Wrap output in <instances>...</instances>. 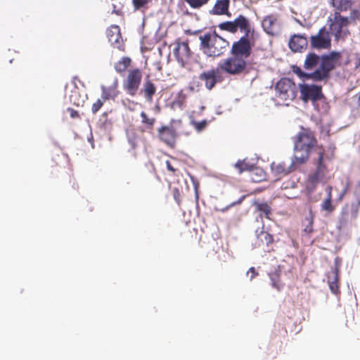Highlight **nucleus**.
I'll use <instances>...</instances> for the list:
<instances>
[{"label": "nucleus", "mask_w": 360, "mask_h": 360, "mask_svg": "<svg viewBox=\"0 0 360 360\" xmlns=\"http://www.w3.org/2000/svg\"><path fill=\"white\" fill-rule=\"evenodd\" d=\"M218 27L220 30L232 34L236 33L238 30L244 32L243 36L240 37L238 40L233 42L230 53L247 61V59L252 54V47L255 44L252 38L254 30L251 32V25L249 19L245 15H239L232 21H225L219 23Z\"/></svg>", "instance_id": "obj_1"}, {"label": "nucleus", "mask_w": 360, "mask_h": 360, "mask_svg": "<svg viewBox=\"0 0 360 360\" xmlns=\"http://www.w3.org/2000/svg\"><path fill=\"white\" fill-rule=\"evenodd\" d=\"M316 156L312 159L313 171L308 175L305 188L309 193H313L319 184H326L329 179V162L331 158L323 146L316 147Z\"/></svg>", "instance_id": "obj_2"}, {"label": "nucleus", "mask_w": 360, "mask_h": 360, "mask_svg": "<svg viewBox=\"0 0 360 360\" xmlns=\"http://www.w3.org/2000/svg\"><path fill=\"white\" fill-rule=\"evenodd\" d=\"M316 143L314 132L309 128L302 127L295 141L292 165L305 163L309 158L311 149Z\"/></svg>", "instance_id": "obj_3"}, {"label": "nucleus", "mask_w": 360, "mask_h": 360, "mask_svg": "<svg viewBox=\"0 0 360 360\" xmlns=\"http://www.w3.org/2000/svg\"><path fill=\"white\" fill-rule=\"evenodd\" d=\"M200 49L207 57L217 58L224 55L230 43L216 32H206L199 36Z\"/></svg>", "instance_id": "obj_4"}, {"label": "nucleus", "mask_w": 360, "mask_h": 360, "mask_svg": "<svg viewBox=\"0 0 360 360\" xmlns=\"http://www.w3.org/2000/svg\"><path fill=\"white\" fill-rule=\"evenodd\" d=\"M341 58V53L332 51L321 57L319 68L311 72L309 75L314 82L328 81L330 77V72L333 70Z\"/></svg>", "instance_id": "obj_5"}, {"label": "nucleus", "mask_w": 360, "mask_h": 360, "mask_svg": "<svg viewBox=\"0 0 360 360\" xmlns=\"http://www.w3.org/2000/svg\"><path fill=\"white\" fill-rule=\"evenodd\" d=\"M340 12L337 10L334 13L333 17H329L328 19L330 34H332L337 41L345 40L349 34V31L347 28L349 25L347 17L341 15Z\"/></svg>", "instance_id": "obj_6"}, {"label": "nucleus", "mask_w": 360, "mask_h": 360, "mask_svg": "<svg viewBox=\"0 0 360 360\" xmlns=\"http://www.w3.org/2000/svg\"><path fill=\"white\" fill-rule=\"evenodd\" d=\"M247 65V61L244 59L234 55H231V56L222 60L217 66L220 69L221 72L236 76L243 73L246 70Z\"/></svg>", "instance_id": "obj_7"}, {"label": "nucleus", "mask_w": 360, "mask_h": 360, "mask_svg": "<svg viewBox=\"0 0 360 360\" xmlns=\"http://www.w3.org/2000/svg\"><path fill=\"white\" fill-rule=\"evenodd\" d=\"M356 200L346 204L342 209L339 219V228H345L352 224L357 218L360 207V189L354 192Z\"/></svg>", "instance_id": "obj_8"}, {"label": "nucleus", "mask_w": 360, "mask_h": 360, "mask_svg": "<svg viewBox=\"0 0 360 360\" xmlns=\"http://www.w3.org/2000/svg\"><path fill=\"white\" fill-rule=\"evenodd\" d=\"M276 96L283 101H292L297 95V86L290 79L283 77L275 86Z\"/></svg>", "instance_id": "obj_9"}, {"label": "nucleus", "mask_w": 360, "mask_h": 360, "mask_svg": "<svg viewBox=\"0 0 360 360\" xmlns=\"http://www.w3.org/2000/svg\"><path fill=\"white\" fill-rule=\"evenodd\" d=\"M143 79V72L138 68L128 70L126 77L123 79L122 86L127 94L131 96L136 95Z\"/></svg>", "instance_id": "obj_10"}, {"label": "nucleus", "mask_w": 360, "mask_h": 360, "mask_svg": "<svg viewBox=\"0 0 360 360\" xmlns=\"http://www.w3.org/2000/svg\"><path fill=\"white\" fill-rule=\"evenodd\" d=\"M299 89L300 98L302 101H311L313 103L318 102L319 99L323 98L321 86L309 84H300Z\"/></svg>", "instance_id": "obj_11"}, {"label": "nucleus", "mask_w": 360, "mask_h": 360, "mask_svg": "<svg viewBox=\"0 0 360 360\" xmlns=\"http://www.w3.org/2000/svg\"><path fill=\"white\" fill-rule=\"evenodd\" d=\"M310 44L311 48L318 50L330 48V34L326 27H321L316 34L310 37Z\"/></svg>", "instance_id": "obj_12"}, {"label": "nucleus", "mask_w": 360, "mask_h": 360, "mask_svg": "<svg viewBox=\"0 0 360 360\" xmlns=\"http://www.w3.org/2000/svg\"><path fill=\"white\" fill-rule=\"evenodd\" d=\"M199 79L204 82L205 87L209 90L212 89L217 83L221 82L223 80L221 72L218 66L216 68L202 72L199 75Z\"/></svg>", "instance_id": "obj_13"}, {"label": "nucleus", "mask_w": 360, "mask_h": 360, "mask_svg": "<svg viewBox=\"0 0 360 360\" xmlns=\"http://www.w3.org/2000/svg\"><path fill=\"white\" fill-rule=\"evenodd\" d=\"M108 41L114 49L124 51V42L118 25H112L108 27L106 32Z\"/></svg>", "instance_id": "obj_14"}, {"label": "nucleus", "mask_w": 360, "mask_h": 360, "mask_svg": "<svg viewBox=\"0 0 360 360\" xmlns=\"http://www.w3.org/2000/svg\"><path fill=\"white\" fill-rule=\"evenodd\" d=\"M174 54L177 61L184 67L188 62L191 56V51L188 41H178L176 46L174 49Z\"/></svg>", "instance_id": "obj_15"}, {"label": "nucleus", "mask_w": 360, "mask_h": 360, "mask_svg": "<svg viewBox=\"0 0 360 360\" xmlns=\"http://www.w3.org/2000/svg\"><path fill=\"white\" fill-rule=\"evenodd\" d=\"M158 136L161 141L171 148L176 144L177 133L173 127L162 126L158 129Z\"/></svg>", "instance_id": "obj_16"}, {"label": "nucleus", "mask_w": 360, "mask_h": 360, "mask_svg": "<svg viewBox=\"0 0 360 360\" xmlns=\"http://www.w3.org/2000/svg\"><path fill=\"white\" fill-rule=\"evenodd\" d=\"M308 40L305 34H293L288 42L290 50L293 52H302L307 48Z\"/></svg>", "instance_id": "obj_17"}, {"label": "nucleus", "mask_w": 360, "mask_h": 360, "mask_svg": "<svg viewBox=\"0 0 360 360\" xmlns=\"http://www.w3.org/2000/svg\"><path fill=\"white\" fill-rule=\"evenodd\" d=\"M157 87L155 84L150 79V76L148 75L145 79L141 93L143 94V97L147 102L152 103L153 96L155 95Z\"/></svg>", "instance_id": "obj_18"}, {"label": "nucleus", "mask_w": 360, "mask_h": 360, "mask_svg": "<svg viewBox=\"0 0 360 360\" xmlns=\"http://www.w3.org/2000/svg\"><path fill=\"white\" fill-rule=\"evenodd\" d=\"M328 283L329 285V288L335 295L340 294L339 289V268L335 266L333 268L331 271L328 273Z\"/></svg>", "instance_id": "obj_19"}, {"label": "nucleus", "mask_w": 360, "mask_h": 360, "mask_svg": "<svg viewBox=\"0 0 360 360\" xmlns=\"http://www.w3.org/2000/svg\"><path fill=\"white\" fill-rule=\"evenodd\" d=\"M314 215L312 214L311 211H310L309 214L302 221V229L301 230V236L302 238L309 239L314 232Z\"/></svg>", "instance_id": "obj_20"}, {"label": "nucleus", "mask_w": 360, "mask_h": 360, "mask_svg": "<svg viewBox=\"0 0 360 360\" xmlns=\"http://www.w3.org/2000/svg\"><path fill=\"white\" fill-rule=\"evenodd\" d=\"M72 83L75 86V90L72 91V94L70 95V101L74 105L79 106L84 102V100L81 98V96L79 94L78 84L82 87H85V85H84V82H82L77 76H75L72 78Z\"/></svg>", "instance_id": "obj_21"}, {"label": "nucleus", "mask_w": 360, "mask_h": 360, "mask_svg": "<svg viewBox=\"0 0 360 360\" xmlns=\"http://www.w3.org/2000/svg\"><path fill=\"white\" fill-rule=\"evenodd\" d=\"M295 165H292V162L288 166L283 162H274L271 164V169L272 172L278 176H285L294 170L295 169Z\"/></svg>", "instance_id": "obj_22"}, {"label": "nucleus", "mask_w": 360, "mask_h": 360, "mask_svg": "<svg viewBox=\"0 0 360 360\" xmlns=\"http://www.w3.org/2000/svg\"><path fill=\"white\" fill-rule=\"evenodd\" d=\"M257 233V243L258 246L266 245L269 248L274 243V236L272 234L264 230V227L259 231H256Z\"/></svg>", "instance_id": "obj_23"}, {"label": "nucleus", "mask_w": 360, "mask_h": 360, "mask_svg": "<svg viewBox=\"0 0 360 360\" xmlns=\"http://www.w3.org/2000/svg\"><path fill=\"white\" fill-rule=\"evenodd\" d=\"M229 0H217L210 13L214 15H227L230 16L231 14L229 12Z\"/></svg>", "instance_id": "obj_24"}, {"label": "nucleus", "mask_w": 360, "mask_h": 360, "mask_svg": "<svg viewBox=\"0 0 360 360\" xmlns=\"http://www.w3.org/2000/svg\"><path fill=\"white\" fill-rule=\"evenodd\" d=\"M332 186H328L326 188L327 196L326 199L323 200L321 205V210L327 212L328 214H331L335 210V205L333 204V195H332Z\"/></svg>", "instance_id": "obj_25"}, {"label": "nucleus", "mask_w": 360, "mask_h": 360, "mask_svg": "<svg viewBox=\"0 0 360 360\" xmlns=\"http://www.w3.org/2000/svg\"><path fill=\"white\" fill-rule=\"evenodd\" d=\"M117 82H115V84L111 86L106 87L105 86H101L102 94L101 98L103 101H107L110 99H114L117 97L118 94V91L117 90Z\"/></svg>", "instance_id": "obj_26"}, {"label": "nucleus", "mask_w": 360, "mask_h": 360, "mask_svg": "<svg viewBox=\"0 0 360 360\" xmlns=\"http://www.w3.org/2000/svg\"><path fill=\"white\" fill-rule=\"evenodd\" d=\"M321 62V58L314 53H309L307 55L304 68L306 70H311L315 68Z\"/></svg>", "instance_id": "obj_27"}, {"label": "nucleus", "mask_w": 360, "mask_h": 360, "mask_svg": "<svg viewBox=\"0 0 360 360\" xmlns=\"http://www.w3.org/2000/svg\"><path fill=\"white\" fill-rule=\"evenodd\" d=\"M131 64V59L129 57H122L114 65L115 71L119 74L124 72Z\"/></svg>", "instance_id": "obj_28"}, {"label": "nucleus", "mask_w": 360, "mask_h": 360, "mask_svg": "<svg viewBox=\"0 0 360 360\" xmlns=\"http://www.w3.org/2000/svg\"><path fill=\"white\" fill-rule=\"evenodd\" d=\"M353 4L354 0H331L332 6L339 11H347Z\"/></svg>", "instance_id": "obj_29"}, {"label": "nucleus", "mask_w": 360, "mask_h": 360, "mask_svg": "<svg viewBox=\"0 0 360 360\" xmlns=\"http://www.w3.org/2000/svg\"><path fill=\"white\" fill-rule=\"evenodd\" d=\"M140 116L141 117V123L144 126L146 130L148 131H152L156 122V119L155 117H149L144 111L141 112Z\"/></svg>", "instance_id": "obj_30"}, {"label": "nucleus", "mask_w": 360, "mask_h": 360, "mask_svg": "<svg viewBox=\"0 0 360 360\" xmlns=\"http://www.w3.org/2000/svg\"><path fill=\"white\" fill-rule=\"evenodd\" d=\"M349 15L347 17L349 24H356L360 21V3L350 8Z\"/></svg>", "instance_id": "obj_31"}, {"label": "nucleus", "mask_w": 360, "mask_h": 360, "mask_svg": "<svg viewBox=\"0 0 360 360\" xmlns=\"http://www.w3.org/2000/svg\"><path fill=\"white\" fill-rule=\"evenodd\" d=\"M326 96L323 95V98L319 99L318 102L314 103L313 105L318 112L322 114H326L330 110V105L326 101Z\"/></svg>", "instance_id": "obj_32"}, {"label": "nucleus", "mask_w": 360, "mask_h": 360, "mask_svg": "<svg viewBox=\"0 0 360 360\" xmlns=\"http://www.w3.org/2000/svg\"><path fill=\"white\" fill-rule=\"evenodd\" d=\"M255 206L257 210L260 212V217H262L263 214L266 219H270L272 210L266 202H255Z\"/></svg>", "instance_id": "obj_33"}, {"label": "nucleus", "mask_w": 360, "mask_h": 360, "mask_svg": "<svg viewBox=\"0 0 360 360\" xmlns=\"http://www.w3.org/2000/svg\"><path fill=\"white\" fill-rule=\"evenodd\" d=\"M151 0H132V5L135 11L145 10Z\"/></svg>", "instance_id": "obj_34"}, {"label": "nucleus", "mask_w": 360, "mask_h": 360, "mask_svg": "<svg viewBox=\"0 0 360 360\" xmlns=\"http://www.w3.org/2000/svg\"><path fill=\"white\" fill-rule=\"evenodd\" d=\"M192 8L198 9L207 4L210 0H184Z\"/></svg>", "instance_id": "obj_35"}, {"label": "nucleus", "mask_w": 360, "mask_h": 360, "mask_svg": "<svg viewBox=\"0 0 360 360\" xmlns=\"http://www.w3.org/2000/svg\"><path fill=\"white\" fill-rule=\"evenodd\" d=\"M235 167L238 170L239 174H241L245 171L252 170V166L245 162L244 160H238L235 164Z\"/></svg>", "instance_id": "obj_36"}, {"label": "nucleus", "mask_w": 360, "mask_h": 360, "mask_svg": "<svg viewBox=\"0 0 360 360\" xmlns=\"http://www.w3.org/2000/svg\"><path fill=\"white\" fill-rule=\"evenodd\" d=\"M271 281L272 286L275 288L276 290H280L282 287V284L280 281L279 276L278 274L271 275Z\"/></svg>", "instance_id": "obj_37"}, {"label": "nucleus", "mask_w": 360, "mask_h": 360, "mask_svg": "<svg viewBox=\"0 0 360 360\" xmlns=\"http://www.w3.org/2000/svg\"><path fill=\"white\" fill-rule=\"evenodd\" d=\"M293 72L297 74L300 77H302L305 79H311V78L309 76L310 73L304 72L300 68L297 66H294L292 68Z\"/></svg>", "instance_id": "obj_38"}, {"label": "nucleus", "mask_w": 360, "mask_h": 360, "mask_svg": "<svg viewBox=\"0 0 360 360\" xmlns=\"http://www.w3.org/2000/svg\"><path fill=\"white\" fill-rule=\"evenodd\" d=\"M192 124L196 131H201L207 127V122L205 120L200 122L193 121Z\"/></svg>", "instance_id": "obj_39"}, {"label": "nucleus", "mask_w": 360, "mask_h": 360, "mask_svg": "<svg viewBox=\"0 0 360 360\" xmlns=\"http://www.w3.org/2000/svg\"><path fill=\"white\" fill-rule=\"evenodd\" d=\"M105 101L101 99H98L94 103H93L91 106V112L93 114H96L103 105V103Z\"/></svg>", "instance_id": "obj_40"}, {"label": "nucleus", "mask_w": 360, "mask_h": 360, "mask_svg": "<svg viewBox=\"0 0 360 360\" xmlns=\"http://www.w3.org/2000/svg\"><path fill=\"white\" fill-rule=\"evenodd\" d=\"M165 164L168 171H169L172 175H176V172L179 171V169L175 167L174 163L169 160H167Z\"/></svg>", "instance_id": "obj_41"}, {"label": "nucleus", "mask_w": 360, "mask_h": 360, "mask_svg": "<svg viewBox=\"0 0 360 360\" xmlns=\"http://www.w3.org/2000/svg\"><path fill=\"white\" fill-rule=\"evenodd\" d=\"M172 194H173V197H174V200L179 205L181 203V194H180L179 188H174L172 190Z\"/></svg>", "instance_id": "obj_42"}, {"label": "nucleus", "mask_w": 360, "mask_h": 360, "mask_svg": "<svg viewBox=\"0 0 360 360\" xmlns=\"http://www.w3.org/2000/svg\"><path fill=\"white\" fill-rule=\"evenodd\" d=\"M258 276V272L255 267H250L247 272V276H249L250 280L252 281L254 278Z\"/></svg>", "instance_id": "obj_43"}, {"label": "nucleus", "mask_w": 360, "mask_h": 360, "mask_svg": "<svg viewBox=\"0 0 360 360\" xmlns=\"http://www.w3.org/2000/svg\"><path fill=\"white\" fill-rule=\"evenodd\" d=\"M297 186V184L295 182L292 181H287L284 183H283L281 188L283 189H288L290 188H294Z\"/></svg>", "instance_id": "obj_44"}, {"label": "nucleus", "mask_w": 360, "mask_h": 360, "mask_svg": "<svg viewBox=\"0 0 360 360\" xmlns=\"http://www.w3.org/2000/svg\"><path fill=\"white\" fill-rule=\"evenodd\" d=\"M348 189H349V184H347L345 187L344 188V189L341 191V193L339 195V197L338 198V201L340 202V201L342 200V199L344 198V197L347 194Z\"/></svg>", "instance_id": "obj_45"}, {"label": "nucleus", "mask_w": 360, "mask_h": 360, "mask_svg": "<svg viewBox=\"0 0 360 360\" xmlns=\"http://www.w3.org/2000/svg\"><path fill=\"white\" fill-rule=\"evenodd\" d=\"M68 111L70 112V116L71 118H79V114L78 112V111L71 108H68Z\"/></svg>", "instance_id": "obj_46"}, {"label": "nucleus", "mask_w": 360, "mask_h": 360, "mask_svg": "<svg viewBox=\"0 0 360 360\" xmlns=\"http://www.w3.org/2000/svg\"><path fill=\"white\" fill-rule=\"evenodd\" d=\"M244 199H245V196L243 195V196L240 197V198H239V200H237V201H236V202H232L231 204H230V205L226 207V210H227L229 207H231L235 206V205H240V204L243 202V200Z\"/></svg>", "instance_id": "obj_47"}, {"label": "nucleus", "mask_w": 360, "mask_h": 360, "mask_svg": "<svg viewBox=\"0 0 360 360\" xmlns=\"http://www.w3.org/2000/svg\"><path fill=\"white\" fill-rule=\"evenodd\" d=\"M354 98L356 99L357 105L360 106V91L354 96Z\"/></svg>", "instance_id": "obj_48"}, {"label": "nucleus", "mask_w": 360, "mask_h": 360, "mask_svg": "<svg viewBox=\"0 0 360 360\" xmlns=\"http://www.w3.org/2000/svg\"><path fill=\"white\" fill-rule=\"evenodd\" d=\"M271 250H274V249L273 248H269L267 251L270 252Z\"/></svg>", "instance_id": "obj_49"}]
</instances>
